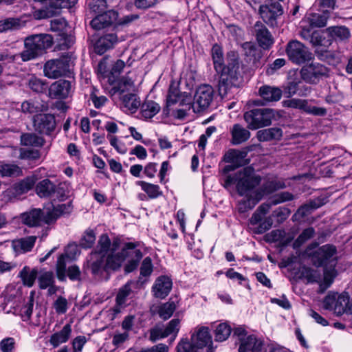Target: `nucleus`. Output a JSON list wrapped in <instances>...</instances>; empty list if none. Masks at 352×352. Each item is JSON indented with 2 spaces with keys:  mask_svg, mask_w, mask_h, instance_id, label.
Masks as SVG:
<instances>
[{
  "mask_svg": "<svg viewBox=\"0 0 352 352\" xmlns=\"http://www.w3.org/2000/svg\"><path fill=\"white\" fill-rule=\"evenodd\" d=\"M72 83L69 80H59L49 87V96L52 98L65 99L72 93Z\"/></svg>",
  "mask_w": 352,
  "mask_h": 352,
  "instance_id": "obj_18",
  "label": "nucleus"
},
{
  "mask_svg": "<svg viewBox=\"0 0 352 352\" xmlns=\"http://www.w3.org/2000/svg\"><path fill=\"white\" fill-rule=\"evenodd\" d=\"M114 246L115 244L113 243L111 247V240L108 235L107 234H102L99 237L98 245L92 253L105 256L110 251H115Z\"/></svg>",
  "mask_w": 352,
  "mask_h": 352,
  "instance_id": "obj_38",
  "label": "nucleus"
},
{
  "mask_svg": "<svg viewBox=\"0 0 352 352\" xmlns=\"http://www.w3.org/2000/svg\"><path fill=\"white\" fill-rule=\"evenodd\" d=\"M116 18L117 13L113 10H109L94 18L90 25L94 29L99 30L111 25Z\"/></svg>",
  "mask_w": 352,
  "mask_h": 352,
  "instance_id": "obj_21",
  "label": "nucleus"
},
{
  "mask_svg": "<svg viewBox=\"0 0 352 352\" xmlns=\"http://www.w3.org/2000/svg\"><path fill=\"white\" fill-rule=\"evenodd\" d=\"M28 85L32 91L37 93H42L47 89L46 82L36 76L30 78Z\"/></svg>",
  "mask_w": 352,
  "mask_h": 352,
  "instance_id": "obj_53",
  "label": "nucleus"
},
{
  "mask_svg": "<svg viewBox=\"0 0 352 352\" xmlns=\"http://www.w3.org/2000/svg\"><path fill=\"white\" fill-rule=\"evenodd\" d=\"M53 308L57 314H65L69 308L67 300L61 296H58L53 303Z\"/></svg>",
  "mask_w": 352,
  "mask_h": 352,
  "instance_id": "obj_56",
  "label": "nucleus"
},
{
  "mask_svg": "<svg viewBox=\"0 0 352 352\" xmlns=\"http://www.w3.org/2000/svg\"><path fill=\"white\" fill-rule=\"evenodd\" d=\"M283 136L281 129L272 127L259 130L256 133V138L260 142H268L272 140H279Z\"/></svg>",
  "mask_w": 352,
  "mask_h": 352,
  "instance_id": "obj_33",
  "label": "nucleus"
},
{
  "mask_svg": "<svg viewBox=\"0 0 352 352\" xmlns=\"http://www.w3.org/2000/svg\"><path fill=\"white\" fill-rule=\"evenodd\" d=\"M131 284L132 282L129 281L119 289L116 296V306L113 309L116 313H120V309L125 307L127 298L132 292Z\"/></svg>",
  "mask_w": 352,
  "mask_h": 352,
  "instance_id": "obj_34",
  "label": "nucleus"
},
{
  "mask_svg": "<svg viewBox=\"0 0 352 352\" xmlns=\"http://www.w3.org/2000/svg\"><path fill=\"white\" fill-rule=\"evenodd\" d=\"M34 127L41 134L50 135L56 127L55 118L52 114H38L34 117Z\"/></svg>",
  "mask_w": 352,
  "mask_h": 352,
  "instance_id": "obj_15",
  "label": "nucleus"
},
{
  "mask_svg": "<svg viewBox=\"0 0 352 352\" xmlns=\"http://www.w3.org/2000/svg\"><path fill=\"white\" fill-rule=\"evenodd\" d=\"M33 307H34V298L33 296H31L30 299L26 305H25L21 309V316L23 321H27L30 319L31 316L33 312Z\"/></svg>",
  "mask_w": 352,
  "mask_h": 352,
  "instance_id": "obj_62",
  "label": "nucleus"
},
{
  "mask_svg": "<svg viewBox=\"0 0 352 352\" xmlns=\"http://www.w3.org/2000/svg\"><path fill=\"white\" fill-rule=\"evenodd\" d=\"M315 230L312 227L305 229L294 243V248H298L314 236Z\"/></svg>",
  "mask_w": 352,
  "mask_h": 352,
  "instance_id": "obj_55",
  "label": "nucleus"
},
{
  "mask_svg": "<svg viewBox=\"0 0 352 352\" xmlns=\"http://www.w3.org/2000/svg\"><path fill=\"white\" fill-rule=\"evenodd\" d=\"M35 184V179L33 177H28L18 183L14 184L8 192L14 196H19L28 192Z\"/></svg>",
  "mask_w": 352,
  "mask_h": 352,
  "instance_id": "obj_30",
  "label": "nucleus"
},
{
  "mask_svg": "<svg viewBox=\"0 0 352 352\" xmlns=\"http://www.w3.org/2000/svg\"><path fill=\"white\" fill-rule=\"evenodd\" d=\"M319 206L320 205L316 201H310L309 204L299 208L294 216L301 218L305 217Z\"/></svg>",
  "mask_w": 352,
  "mask_h": 352,
  "instance_id": "obj_59",
  "label": "nucleus"
},
{
  "mask_svg": "<svg viewBox=\"0 0 352 352\" xmlns=\"http://www.w3.org/2000/svg\"><path fill=\"white\" fill-rule=\"evenodd\" d=\"M311 26L322 28L327 25V18L324 14L314 13L309 16Z\"/></svg>",
  "mask_w": 352,
  "mask_h": 352,
  "instance_id": "obj_60",
  "label": "nucleus"
},
{
  "mask_svg": "<svg viewBox=\"0 0 352 352\" xmlns=\"http://www.w3.org/2000/svg\"><path fill=\"white\" fill-rule=\"evenodd\" d=\"M318 246L316 243L310 244L305 250V254L308 256H312L316 259L318 266L327 265V264L335 262L337 259L336 248L330 244L321 246L316 250L312 254L310 251Z\"/></svg>",
  "mask_w": 352,
  "mask_h": 352,
  "instance_id": "obj_6",
  "label": "nucleus"
},
{
  "mask_svg": "<svg viewBox=\"0 0 352 352\" xmlns=\"http://www.w3.org/2000/svg\"><path fill=\"white\" fill-rule=\"evenodd\" d=\"M239 69V62L236 56L233 53L228 54V63L223 67L221 74H226L230 78H235Z\"/></svg>",
  "mask_w": 352,
  "mask_h": 352,
  "instance_id": "obj_42",
  "label": "nucleus"
},
{
  "mask_svg": "<svg viewBox=\"0 0 352 352\" xmlns=\"http://www.w3.org/2000/svg\"><path fill=\"white\" fill-rule=\"evenodd\" d=\"M179 319L174 318L168 323L166 327H155L150 331V340L152 342H156L171 334H177L179 331Z\"/></svg>",
  "mask_w": 352,
  "mask_h": 352,
  "instance_id": "obj_16",
  "label": "nucleus"
},
{
  "mask_svg": "<svg viewBox=\"0 0 352 352\" xmlns=\"http://www.w3.org/2000/svg\"><path fill=\"white\" fill-rule=\"evenodd\" d=\"M121 100L124 111L130 113L136 112L141 106L140 98L134 94H124Z\"/></svg>",
  "mask_w": 352,
  "mask_h": 352,
  "instance_id": "obj_32",
  "label": "nucleus"
},
{
  "mask_svg": "<svg viewBox=\"0 0 352 352\" xmlns=\"http://www.w3.org/2000/svg\"><path fill=\"white\" fill-rule=\"evenodd\" d=\"M63 188V184H60L57 188L50 179H45L37 184L36 190L40 197H49L56 192V189Z\"/></svg>",
  "mask_w": 352,
  "mask_h": 352,
  "instance_id": "obj_29",
  "label": "nucleus"
},
{
  "mask_svg": "<svg viewBox=\"0 0 352 352\" xmlns=\"http://www.w3.org/2000/svg\"><path fill=\"white\" fill-rule=\"evenodd\" d=\"M275 116L272 109H254L244 113L243 118L251 130L269 126Z\"/></svg>",
  "mask_w": 352,
  "mask_h": 352,
  "instance_id": "obj_5",
  "label": "nucleus"
},
{
  "mask_svg": "<svg viewBox=\"0 0 352 352\" xmlns=\"http://www.w3.org/2000/svg\"><path fill=\"white\" fill-rule=\"evenodd\" d=\"M263 214L256 210L250 219L252 230L254 234H263L270 230L273 224L271 217L263 220Z\"/></svg>",
  "mask_w": 352,
  "mask_h": 352,
  "instance_id": "obj_19",
  "label": "nucleus"
},
{
  "mask_svg": "<svg viewBox=\"0 0 352 352\" xmlns=\"http://www.w3.org/2000/svg\"><path fill=\"white\" fill-rule=\"evenodd\" d=\"M302 79L309 84H317L323 77L328 76L329 69L318 63H312L303 66L300 69Z\"/></svg>",
  "mask_w": 352,
  "mask_h": 352,
  "instance_id": "obj_8",
  "label": "nucleus"
},
{
  "mask_svg": "<svg viewBox=\"0 0 352 352\" xmlns=\"http://www.w3.org/2000/svg\"><path fill=\"white\" fill-rule=\"evenodd\" d=\"M233 337L236 344L239 345V352H267L264 342L254 335H248L243 327L235 328Z\"/></svg>",
  "mask_w": 352,
  "mask_h": 352,
  "instance_id": "obj_4",
  "label": "nucleus"
},
{
  "mask_svg": "<svg viewBox=\"0 0 352 352\" xmlns=\"http://www.w3.org/2000/svg\"><path fill=\"white\" fill-rule=\"evenodd\" d=\"M231 327L226 322L219 324L214 330V339L218 342H223L228 338L231 333Z\"/></svg>",
  "mask_w": 352,
  "mask_h": 352,
  "instance_id": "obj_46",
  "label": "nucleus"
},
{
  "mask_svg": "<svg viewBox=\"0 0 352 352\" xmlns=\"http://www.w3.org/2000/svg\"><path fill=\"white\" fill-rule=\"evenodd\" d=\"M214 96V91L211 86L204 85L196 91L192 103L193 111L200 112L206 109L212 102Z\"/></svg>",
  "mask_w": 352,
  "mask_h": 352,
  "instance_id": "obj_9",
  "label": "nucleus"
},
{
  "mask_svg": "<svg viewBox=\"0 0 352 352\" xmlns=\"http://www.w3.org/2000/svg\"><path fill=\"white\" fill-rule=\"evenodd\" d=\"M21 144L25 146L42 147L45 144L43 138L34 133H24L21 135Z\"/></svg>",
  "mask_w": 352,
  "mask_h": 352,
  "instance_id": "obj_39",
  "label": "nucleus"
},
{
  "mask_svg": "<svg viewBox=\"0 0 352 352\" xmlns=\"http://www.w3.org/2000/svg\"><path fill=\"white\" fill-rule=\"evenodd\" d=\"M23 26L19 19L7 18L0 21V32H3L12 30H18Z\"/></svg>",
  "mask_w": 352,
  "mask_h": 352,
  "instance_id": "obj_47",
  "label": "nucleus"
},
{
  "mask_svg": "<svg viewBox=\"0 0 352 352\" xmlns=\"http://www.w3.org/2000/svg\"><path fill=\"white\" fill-rule=\"evenodd\" d=\"M242 48L248 60L250 63H252L254 65H256L262 57L261 50H259L255 44L251 42L244 43L242 45Z\"/></svg>",
  "mask_w": 352,
  "mask_h": 352,
  "instance_id": "obj_37",
  "label": "nucleus"
},
{
  "mask_svg": "<svg viewBox=\"0 0 352 352\" xmlns=\"http://www.w3.org/2000/svg\"><path fill=\"white\" fill-rule=\"evenodd\" d=\"M254 29L259 46L265 50L270 49L273 45L274 40L266 26L261 21H257Z\"/></svg>",
  "mask_w": 352,
  "mask_h": 352,
  "instance_id": "obj_17",
  "label": "nucleus"
},
{
  "mask_svg": "<svg viewBox=\"0 0 352 352\" xmlns=\"http://www.w3.org/2000/svg\"><path fill=\"white\" fill-rule=\"evenodd\" d=\"M118 42V36L115 34H107L100 37L96 45V50L100 54H104Z\"/></svg>",
  "mask_w": 352,
  "mask_h": 352,
  "instance_id": "obj_36",
  "label": "nucleus"
},
{
  "mask_svg": "<svg viewBox=\"0 0 352 352\" xmlns=\"http://www.w3.org/2000/svg\"><path fill=\"white\" fill-rule=\"evenodd\" d=\"M285 188L283 182L276 180L265 181L259 188L254 190L246 199L239 202V210L240 212H245L252 209L265 195H270L279 189Z\"/></svg>",
  "mask_w": 352,
  "mask_h": 352,
  "instance_id": "obj_3",
  "label": "nucleus"
},
{
  "mask_svg": "<svg viewBox=\"0 0 352 352\" xmlns=\"http://www.w3.org/2000/svg\"><path fill=\"white\" fill-rule=\"evenodd\" d=\"M53 38L48 34H34L24 40V50L18 54L23 62L35 59L51 47Z\"/></svg>",
  "mask_w": 352,
  "mask_h": 352,
  "instance_id": "obj_2",
  "label": "nucleus"
},
{
  "mask_svg": "<svg viewBox=\"0 0 352 352\" xmlns=\"http://www.w3.org/2000/svg\"><path fill=\"white\" fill-rule=\"evenodd\" d=\"M136 184L140 186L151 199H155L160 195L162 192L158 185L147 183L144 181H137Z\"/></svg>",
  "mask_w": 352,
  "mask_h": 352,
  "instance_id": "obj_44",
  "label": "nucleus"
},
{
  "mask_svg": "<svg viewBox=\"0 0 352 352\" xmlns=\"http://www.w3.org/2000/svg\"><path fill=\"white\" fill-rule=\"evenodd\" d=\"M20 276L25 285L32 287L35 279L38 277V272L36 269L31 270L30 267L25 266L20 272Z\"/></svg>",
  "mask_w": 352,
  "mask_h": 352,
  "instance_id": "obj_45",
  "label": "nucleus"
},
{
  "mask_svg": "<svg viewBox=\"0 0 352 352\" xmlns=\"http://www.w3.org/2000/svg\"><path fill=\"white\" fill-rule=\"evenodd\" d=\"M47 211L45 212L41 209L34 208L22 214L23 222L30 227L41 226L43 223L46 224Z\"/></svg>",
  "mask_w": 352,
  "mask_h": 352,
  "instance_id": "obj_20",
  "label": "nucleus"
},
{
  "mask_svg": "<svg viewBox=\"0 0 352 352\" xmlns=\"http://www.w3.org/2000/svg\"><path fill=\"white\" fill-rule=\"evenodd\" d=\"M191 341L197 349L210 345L212 343V339L208 327H200L195 333L192 335Z\"/></svg>",
  "mask_w": 352,
  "mask_h": 352,
  "instance_id": "obj_23",
  "label": "nucleus"
},
{
  "mask_svg": "<svg viewBox=\"0 0 352 352\" xmlns=\"http://www.w3.org/2000/svg\"><path fill=\"white\" fill-rule=\"evenodd\" d=\"M38 282L40 289H47L48 286L54 283L53 272L50 271H41L38 276Z\"/></svg>",
  "mask_w": 352,
  "mask_h": 352,
  "instance_id": "obj_48",
  "label": "nucleus"
},
{
  "mask_svg": "<svg viewBox=\"0 0 352 352\" xmlns=\"http://www.w3.org/2000/svg\"><path fill=\"white\" fill-rule=\"evenodd\" d=\"M247 155L248 152L246 151L232 150L226 155V157L228 162L241 166L249 163L245 159Z\"/></svg>",
  "mask_w": 352,
  "mask_h": 352,
  "instance_id": "obj_41",
  "label": "nucleus"
},
{
  "mask_svg": "<svg viewBox=\"0 0 352 352\" xmlns=\"http://www.w3.org/2000/svg\"><path fill=\"white\" fill-rule=\"evenodd\" d=\"M160 110V105L153 100H147L141 106V114L146 119L153 118Z\"/></svg>",
  "mask_w": 352,
  "mask_h": 352,
  "instance_id": "obj_43",
  "label": "nucleus"
},
{
  "mask_svg": "<svg viewBox=\"0 0 352 352\" xmlns=\"http://www.w3.org/2000/svg\"><path fill=\"white\" fill-rule=\"evenodd\" d=\"M96 241V234L93 230L88 229L87 230L80 241V245L82 248H91L93 245L95 243Z\"/></svg>",
  "mask_w": 352,
  "mask_h": 352,
  "instance_id": "obj_51",
  "label": "nucleus"
},
{
  "mask_svg": "<svg viewBox=\"0 0 352 352\" xmlns=\"http://www.w3.org/2000/svg\"><path fill=\"white\" fill-rule=\"evenodd\" d=\"M176 309V305L173 301H168L161 305L158 309V314L163 320H168Z\"/></svg>",
  "mask_w": 352,
  "mask_h": 352,
  "instance_id": "obj_49",
  "label": "nucleus"
},
{
  "mask_svg": "<svg viewBox=\"0 0 352 352\" xmlns=\"http://www.w3.org/2000/svg\"><path fill=\"white\" fill-rule=\"evenodd\" d=\"M261 179V177L255 173L254 168L248 166L239 170L233 177L228 175L226 179V184L236 183L238 193L241 196H245L243 199H246L252 193V190L259 186Z\"/></svg>",
  "mask_w": 352,
  "mask_h": 352,
  "instance_id": "obj_1",
  "label": "nucleus"
},
{
  "mask_svg": "<svg viewBox=\"0 0 352 352\" xmlns=\"http://www.w3.org/2000/svg\"><path fill=\"white\" fill-rule=\"evenodd\" d=\"M334 312L337 315H342L344 313L352 314V300H350L347 292H343L336 296Z\"/></svg>",
  "mask_w": 352,
  "mask_h": 352,
  "instance_id": "obj_25",
  "label": "nucleus"
},
{
  "mask_svg": "<svg viewBox=\"0 0 352 352\" xmlns=\"http://www.w3.org/2000/svg\"><path fill=\"white\" fill-rule=\"evenodd\" d=\"M45 76L49 78H58L69 73V60L66 58L50 60L44 65Z\"/></svg>",
  "mask_w": 352,
  "mask_h": 352,
  "instance_id": "obj_10",
  "label": "nucleus"
},
{
  "mask_svg": "<svg viewBox=\"0 0 352 352\" xmlns=\"http://www.w3.org/2000/svg\"><path fill=\"white\" fill-rule=\"evenodd\" d=\"M177 352H197V349L192 341L189 342L187 339H183L177 346Z\"/></svg>",
  "mask_w": 352,
  "mask_h": 352,
  "instance_id": "obj_64",
  "label": "nucleus"
},
{
  "mask_svg": "<svg viewBox=\"0 0 352 352\" xmlns=\"http://www.w3.org/2000/svg\"><path fill=\"white\" fill-rule=\"evenodd\" d=\"M72 325L65 324L63 329L58 332L53 333L50 339V343L54 348L59 346L60 344L68 341L72 333Z\"/></svg>",
  "mask_w": 352,
  "mask_h": 352,
  "instance_id": "obj_28",
  "label": "nucleus"
},
{
  "mask_svg": "<svg viewBox=\"0 0 352 352\" xmlns=\"http://www.w3.org/2000/svg\"><path fill=\"white\" fill-rule=\"evenodd\" d=\"M259 94L266 102H277L281 98L283 91L276 87L264 85L260 87Z\"/></svg>",
  "mask_w": 352,
  "mask_h": 352,
  "instance_id": "obj_27",
  "label": "nucleus"
},
{
  "mask_svg": "<svg viewBox=\"0 0 352 352\" xmlns=\"http://www.w3.org/2000/svg\"><path fill=\"white\" fill-rule=\"evenodd\" d=\"M283 104L285 107L298 109L307 113L315 116H324L327 113V109L325 108L310 106L307 100L292 98L284 100Z\"/></svg>",
  "mask_w": 352,
  "mask_h": 352,
  "instance_id": "obj_14",
  "label": "nucleus"
},
{
  "mask_svg": "<svg viewBox=\"0 0 352 352\" xmlns=\"http://www.w3.org/2000/svg\"><path fill=\"white\" fill-rule=\"evenodd\" d=\"M129 251H133L135 258L129 261L128 263L125 265L124 270L127 273H130L137 268L142 257V252L140 250L135 248L133 250H129Z\"/></svg>",
  "mask_w": 352,
  "mask_h": 352,
  "instance_id": "obj_54",
  "label": "nucleus"
},
{
  "mask_svg": "<svg viewBox=\"0 0 352 352\" xmlns=\"http://www.w3.org/2000/svg\"><path fill=\"white\" fill-rule=\"evenodd\" d=\"M134 87V82L133 80L130 78L129 76H124L122 77L118 85V91L124 93L126 91H129L132 89Z\"/></svg>",
  "mask_w": 352,
  "mask_h": 352,
  "instance_id": "obj_63",
  "label": "nucleus"
},
{
  "mask_svg": "<svg viewBox=\"0 0 352 352\" xmlns=\"http://www.w3.org/2000/svg\"><path fill=\"white\" fill-rule=\"evenodd\" d=\"M332 36L340 40H345L349 38L350 32L349 29L344 26L333 27L329 29Z\"/></svg>",
  "mask_w": 352,
  "mask_h": 352,
  "instance_id": "obj_58",
  "label": "nucleus"
},
{
  "mask_svg": "<svg viewBox=\"0 0 352 352\" xmlns=\"http://www.w3.org/2000/svg\"><path fill=\"white\" fill-rule=\"evenodd\" d=\"M104 257L94 253L91 254V257L88 262L87 267L94 275H102L104 271L108 270L107 267H106Z\"/></svg>",
  "mask_w": 352,
  "mask_h": 352,
  "instance_id": "obj_31",
  "label": "nucleus"
},
{
  "mask_svg": "<svg viewBox=\"0 0 352 352\" xmlns=\"http://www.w3.org/2000/svg\"><path fill=\"white\" fill-rule=\"evenodd\" d=\"M285 52L289 60L298 65L312 58V54L308 48L297 40H292L287 44Z\"/></svg>",
  "mask_w": 352,
  "mask_h": 352,
  "instance_id": "obj_7",
  "label": "nucleus"
},
{
  "mask_svg": "<svg viewBox=\"0 0 352 352\" xmlns=\"http://www.w3.org/2000/svg\"><path fill=\"white\" fill-rule=\"evenodd\" d=\"M258 13L263 21L270 27L277 25V19L283 13V7L278 2L261 5Z\"/></svg>",
  "mask_w": 352,
  "mask_h": 352,
  "instance_id": "obj_11",
  "label": "nucleus"
},
{
  "mask_svg": "<svg viewBox=\"0 0 352 352\" xmlns=\"http://www.w3.org/2000/svg\"><path fill=\"white\" fill-rule=\"evenodd\" d=\"M36 239L35 236H28L13 240L12 247L14 251L17 254L25 253L31 251L35 245Z\"/></svg>",
  "mask_w": 352,
  "mask_h": 352,
  "instance_id": "obj_24",
  "label": "nucleus"
},
{
  "mask_svg": "<svg viewBox=\"0 0 352 352\" xmlns=\"http://www.w3.org/2000/svg\"><path fill=\"white\" fill-rule=\"evenodd\" d=\"M230 133L232 143L235 145L246 142L250 137V132L239 124H234Z\"/></svg>",
  "mask_w": 352,
  "mask_h": 352,
  "instance_id": "obj_35",
  "label": "nucleus"
},
{
  "mask_svg": "<svg viewBox=\"0 0 352 352\" xmlns=\"http://www.w3.org/2000/svg\"><path fill=\"white\" fill-rule=\"evenodd\" d=\"M56 274L58 280L63 281L66 278V263L65 256L61 254L56 263Z\"/></svg>",
  "mask_w": 352,
  "mask_h": 352,
  "instance_id": "obj_61",
  "label": "nucleus"
},
{
  "mask_svg": "<svg viewBox=\"0 0 352 352\" xmlns=\"http://www.w3.org/2000/svg\"><path fill=\"white\" fill-rule=\"evenodd\" d=\"M135 248H136V245L135 243H127L125 244L124 248H122L121 252L114 253V251H111L109 253L107 256H105L104 257L106 267H107V270H116L119 269L126 256H128L129 250H133Z\"/></svg>",
  "mask_w": 352,
  "mask_h": 352,
  "instance_id": "obj_12",
  "label": "nucleus"
},
{
  "mask_svg": "<svg viewBox=\"0 0 352 352\" xmlns=\"http://www.w3.org/2000/svg\"><path fill=\"white\" fill-rule=\"evenodd\" d=\"M19 158L26 160H37L41 157V152L36 149L20 148Z\"/></svg>",
  "mask_w": 352,
  "mask_h": 352,
  "instance_id": "obj_52",
  "label": "nucleus"
},
{
  "mask_svg": "<svg viewBox=\"0 0 352 352\" xmlns=\"http://www.w3.org/2000/svg\"><path fill=\"white\" fill-rule=\"evenodd\" d=\"M72 210L70 202L67 204H58L53 208L52 210L47 211L46 224H51L56 221V219L63 214H69Z\"/></svg>",
  "mask_w": 352,
  "mask_h": 352,
  "instance_id": "obj_26",
  "label": "nucleus"
},
{
  "mask_svg": "<svg viewBox=\"0 0 352 352\" xmlns=\"http://www.w3.org/2000/svg\"><path fill=\"white\" fill-rule=\"evenodd\" d=\"M172 288L170 278L166 276L157 278L153 286L154 296L157 298H164L169 294Z\"/></svg>",
  "mask_w": 352,
  "mask_h": 352,
  "instance_id": "obj_22",
  "label": "nucleus"
},
{
  "mask_svg": "<svg viewBox=\"0 0 352 352\" xmlns=\"http://www.w3.org/2000/svg\"><path fill=\"white\" fill-rule=\"evenodd\" d=\"M220 74L221 76L218 85L219 93L221 96H225L230 87L231 79L232 78L226 74Z\"/></svg>",
  "mask_w": 352,
  "mask_h": 352,
  "instance_id": "obj_57",
  "label": "nucleus"
},
{
  "mask_svg": "<svg viewBox=\"0 0 352 352\" xmlns=\"http://www.w3.org/2000/svg\"><path fill=\"white\" fill-rule=\"evenodd\" d=\"M310 43L314 46H329L331 42L330 39L326 40L325 33L320 31H314L311 33Z\"/></svg>",
  "mask_w": 352,
  "mask_h": 352,
  "instance_id": "obj_50",
  "label": "nucleus"
},
{
  "mask_svg": "<svg viewBox=\"0 0 352 352\" xmlns=\"http://www.w3.org/2000/svg\"><path fill=\"white\" fill-rule=\"evenodd\" d=\"M67 23L64 18L54 19L50 21V30L58 32V41L63 46V49L69 48L74 43V38L72 35L66 33Z\"/></svg>",
  "mask_w": 352,
  "mask_h": 352,
  "instance_id": "obj_13",
  "label": "nucleus"
},
{
  "mask_svg": "<svg viewBox=\"0 0 352 352\" xmlns=\"http://www.w3.org/2000/svg\"><path fill=\"white\" fill-rule=\"evenodd\" d=\"M23 175L22 168L15 164L0 162V175L2 177H16Z\"/></svg>",
  "mask_w": 352,
  "mask_h": 352,
  "instance_id": "obj_40",
  "label": "nucleus"
}]
</instances>
